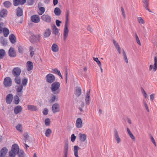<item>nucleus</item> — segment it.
<instances>
[{
  "label": "nucleus",
  "mask_w": 157,
  "mask_h": 157,
  "mask_svg": "<svg viewBox=\"0 0 157 157\" xmlns=\"http://www.w3.org/2000/svg\"><path fill=\"white\" fill-rule=\"evenodd\" d=\"M69 17H66L63 32V40L64 41H66L67 37L69 32L68 29V21Z\"/></svg>",
  "instance_id": "nucleus-1"
},
{
  "label": "nucleus",
  "mask_w": 157,
  "mask_h": 157,
  "mask_svg": "<svg viewBox=\"0 0 157 157\" xmlns=\"http://www.w3.org/2000/svg\"><path fill=\"white\" fill-rule=\"evenodd\" d=\"M60 83L58 82H55L52 84L51 89L53 94H59L60 92Z\"/></svg>",
  "instance_id": "nucleus-2"
},
{
  "label": "nucleus",
  "mask_w": 157,
  "mask_h": 157,
  "mask_svg": "<svg viewBox=\"0 0 157 157\" xmlns=\"http://www.w3.org/2000/svg\"><path fill=\"white\" fill-rule=\"evenodd\" d=\"M18 149V145L16 144L12 145L11 149L9 152L10 157H15L16 155L17 154Z\"/></svg>",
  "instance_id": "nucleus-3"
},
{
  "label": "nucleus",
  "mask_w": 157,
  "mask_h": 157,
  "mask_svg": "<svg viewBox=\"0 0 157 157\" xmlns=\"http://www.w3.org/2000/svg\"><path fill=\"white\" fill-rule=\"evenodd\" d=\"M40 36L39 34L32 35L30 37V41L33 43H36L40 41Z\"/></svg>",
  "instance_id": "nucleus-4"
},
{
  "label": "nucleus",
  "mask_w": 157,
  "mask_h": 157,
  "mask_svg": "<svg viewBox=\"0 0 157 157\" xmlns=\"http://www.w3.org/2000/svg\"><path fill=\"white\" fill-rule=\"evenodd\" d=\"M45 78L47 82L49 83H52L55 80L54 76L51 74H49L47 75L46 76Z\"/></svg>",
  "instance_id": "nucleus-5"
},
{
  "label": "nucleus",
  "mask_w": 157,
  "mask_h": 157,
  "mask_svg": "<svg viewBox=\"0 0 157 157\" xmlns=\"http://www.w3.org/2000/svg\"><path fill=\"white\" fill-rule=\"evenodd\" d=\"M4 84L5 86L6 87H9L12 84V81L11 78L9 77L6 78L4 81Z\"/></svg>",
  "instance_id": "nucleus-6"
},
{
  "label": "nucleus",
  "mask_w": 157,
  "mask_h": 157,
  "mask_svg": "<svg viewBox=\"0 0 157 157\" xmlns=\"http://www.w3.org/2000/svg\"><path fill=\"white\" fill-rule=\"evenodd\" d=\"M41 19L47 23H49L51 22V17L47 14H44L41 17Z\"/></svg>",
  "instance_id": "nucleus-7"
},
{
  "label": "nucleus",
  "mask_w": 157,
  "mask_h": 157,
  "mask_svg": "<svg viewBox=\"0 0 157 157\" xmlns=\"http://www.w3.org/2000/svg\"><path fill=\"white\" fill-rule=\"evenodd\" d=\"M59 105L58 103H55L52 105V110L54 113H56L59 111Z\"/></svg>",
  "instance_id": "nucleus-8"
},
{
  "label": "nucleus",
  "mask_w": 157,
  "mask_h": 157,
  "mask_svg": "<svg viewBox=\"0 0 157 157\" xmlns=\"http://www.w3.org/2000/svg\"><path fill=\"white\" fill-rule=\"evenodd\" d=\"M21 73V70L19 67H15L13 70V74L14 76H19Z\"/></svg>",
  "instance_id": "nucleus-9"
},
{
  "label": "nucleus",
  "mask_w": 157,
  "mask_h": 157,
  "mask_svg": "<svg viewBox=\"0 0 157 157\" xmlns=\"http://www.w3.org/2000/svg\"><path fill=\"white\" fill-rule=\"evenodd\" d=\"M114 137L116 140L117 143L119 144L121 142V140L119 137V135L117 131L116 130H115L114 131Z\"/></svg>",
  "instance_id": "nucleus-10"
},
{
  "label": "nucleus",
  "mask_w": 157,
  "mask_h": 157,
  "mask_svg": "<svg viewBox=\"0 0 157 157\" xmlns=\"http://www.w3.org/2000/svg\"><path fill=\"white\" fill-rule=\"evenodd\" d=\"M31 21L35 23H38L40 21V18L39 16L37 15H34L31 17Z\"/></svg>",
  "instance_id": "nucleus-11"
},
{
  "label": "nucleus",
  "mask_w": 157,
  "mask_h": 157,
  "mask_svg": "<svg viewBox=\"0 0 157 157\" xmlns=\"http://www.w3.org/2000/svg\"><path fill=\"white\" fill-rule=\"evenodd\" d=\"M7 151L8 149L6 147L2 148L0 151V157H5Z\"/></svg>",
  "instance_id": "nucleus-12"
},
{
  "label": "nucleus",
  "mask_w": 157,
  "mask_h": 157,
  "mask_svg": "<svg viewBox=\"0 0 157 157\" xmlns=\"http://www.w3.org/2000/svg\"><path fill=\"white\" fill-rule=\"evenodd\" d=\"M76 126L78 128H81L82 127V122L80 118H78L76 121Z\"/></svg>",
  "instance_id": "nucleus-13"
},
{
  "label": "nucleus",
  "mask_w": 157,
  "mask_h": 157,
  "mask_svg": "<svg viewBox=\"0 0 157 157\" xmlns=\"http://www.w3.org/2000/svg\"><path fill=\"white\" fill-rule=\"evenodd\" d=\"M33 62L29 61L26 63V68L28 71H30L33 69Z\"/></svg>",
  "instance_id": "nucleus-14"
},
{
  "label": "nucleus",
  "mask_w": 157,
  "mask_h": 157,
  "mask_svg": "<svg viewBox=\"0 0 157 157\" xmlns=\"http://www.w3.org/2000/svg\"><path fill=\"white\" fill-rule=\"evenodd\" d=\"M26 0H13V4L15 6H17L19 4H24L26 2Z\"/></svg>",
  "instance_id": "nucleus-15"
},
{
  "label": "nucleus",
  "mask_w": 157,
  "mask_h": 157,
  "mask_svg": "<svg viewBox=\"0 0 157 157\" xmlns=\"http://www.w3.org/2000/svg\"><path fill=\"white\" fill-rule=\"evenodd\" d=\"M23 85L22 84H21L19 86H17V95L19 96H21L22 95V90L23 89Z\"/></svg>",
  "instance_id": "nucleus-16"
},
{
  "label": "nucleus",
  "mask_w": 157,
  "mask_h": 157,
  "mask_svg": "<svg viewBox=\"0 0 157 157\" xmlns=\"http://www.w3.org/2000/svg\"><path fill=\"white\" fill-rule=\"evenodd\" d=\"M90 90L88 91L86 94V96L85 98V101L86 104L89 105L90 104Z\"/></svg>",
  "instance_id": "nucleus-17"
},
{
  "label": "nucleus",
  "mask_w": 157,
  "mask_h": 157,
  "mask_svg": "<svg viewBox=\"0 0 157 157\" xmlns=\"http://www.w3.org/2000/svg\"><path fill=\"white\" fill-rule=\"evenodd\" d=\"M9 56L11 57H14L16 56V52L13 48H10L9 50Z\"/></svg>",
  "instance_id": "nucleus-18"
},
{
  "label": "nucleus",
  "mask_w": 157,
  "mask_h": 157,
  "mask_svg": "<svg viewBox=\"0 0 157 157\" xmlns=\"http://www.w3.org/2000/svg\"><path fill=\"white\" fill-rule=\"evenodd\" d=\"M13 98V95L11 94H8L6 98V102L9 104H10Z\"/></svg>",
  "instance_id": "nucleus-19"
},
{
  "label": "nucleus",
  "mask_w": 157,
  "mask_h": 157,
  "mask_svg": "<svg viewBox=\"0 0 157 157\" xmlns=\"http://www.w3.org/2000/svg\"><path fill=\"white\" fill-rule=\"evenodd\" d=\"M22 108L21 106L18 105L15 107L14 112L15 114H17L21 112Z\"/></svg>",
  "instance_id": "nucleus-20"
},
{
  "label": "nucleus",
  "mask_w": 157,
  "mask_h": 157,
  "mask_svg": "<svg viewBox=\"0 0 157 157\" xmlns=\"http://www.w3.org/2000/svg\"><path fill=\"white\" fill-rule=\"evenodd\" d=\"M51 49L53 52H57L59 50V47L56 44H54L52 46Z\"/></svg>",
  "instance_id": "nucleus-21"
},
{
  "label": "nucleus",
  "mask_w": 157,
  "mask_h": 157,
  "mask_svg": "<svg viewBox=\"0 0 157 157\" xmlns=\"http://www.w3.org/2000/svg\"><path fill=\"white\" fill-rule=\"evenodd\" d=\"M149 0H143V2L144 3V6L149 12H151L150 10L148 8Z\"/></svg>",
  "instance_id": "nucleus-22"
},
{
  "label": "nucleus",
  "mask_w": 157,
  "mask_h": 157,
  "mask_svg": "<svg viewBox=\"0 0 157 157\" xmlns=\"http://www.w3.org/2000/svg\"><path fill=\"white\" fill-rule=\"evenodd\" d=\"M78 136L80 140L82 142H84L86 139V136L84 134L79 133Z\"/></svg>",
  "instance_id": "nucleus-23"
},
{
  "label": "nucleus",
  "mask_w": 157,
  "mask_h": 157,
  "mask_svg": "<svg viewBox=\"0 0 157 157\" xmlns=\"http://www.w3.org/2000/svg\"><path fill=\"white\" fill-rule=\"evenodd\" d=\"M28 109L33 111H36L38 110L37 107L35 105H28L27 106Z\"/></svg>",
  "instance_id": "nucleus-24"
},
{
  "label": "nucleus",
  "mask_w": 157,
  "mask_h": 157,
  "mask_svg": "<svg viewBox=\"0 0 157 157\" xmlns=\"http://www.w3.org/2000/svg\"><path fill=\"white\" fill-rule=\"evenodd\" d=\"M56 100L57 101L58 100V97L57 96L54 95V94H52L51 98L49 100V101L50 103H53Z\"/></svg>",
  "instance_id": "nucleus-25"
},
{
  "label": "nucleus",
  "mask_w": 157,
  "mask_h": 157,
  "mask_svg": "<svg viewBox=\"0 0 157 157\" xmlns=\"http://www.w3.org/2000/svg\"><path fill=\"white\" fill-rule=\"evenodd\" d=\"M51 33V30L48 29H46L44 34V37H49L50 36Z\"/></svg>",
  "instance_id": "nucleus-26"
},
{
  "label": "nucleus",
  "mask_w": 157,
  "mask_h": 157,
  "mask_svg": "<svg viewBox=\"0 0 157 157\" xmlns=\"http://www.w3.org/2000/svg\"><path fill=\"white\" fill-rule=\"evenodd\" d=\"M154 61V63L153 71H155L157 70V56H155Z\"/></svg>",
  "instance_id": "nucleus-27"
},
{
  "label": "nucleus",
  "mask_w": 157,
  "mask_h": 157,
  "mask_svg": "<svg viewBox=\"0 0 157 157\" xmlns=\"http://www.w3.org/2000/svg\"><path fill=\"white\" fill-rule=\"evenodd\" d=\"M17 154H18L19 157H25L24 151L22 150H19L18 146Z\"/></svg>",
  "instance_id": "nucleus-28"
},
{
  "label": "nucleus",
  "mask_w": 157,
  "mask_h": 157,
  "mask_svg": "<svg viewBox=\"0 0 157 157\" xmlns=\"http://www.w3.org/2000/svg\"><path fill=\"white\" fill-rule=\"evenodd\" d=\"M113 42L115 47L116 48L118 51H119L120 50H121V48L120 47L118 43L115 40H113Z\"/></svg>",
  "instance_id": "nucleus-29"
},
{
  "label": "nucleus",
  "mask_w": 157,
  "mask_h": 157,
  "mask_svg": "<svg viewBox=\"0 0 157 157\" xmlns=\"http://www.w3.org/2000/svg\"><path fill=\"white\" fill-rule=\"evenodd\" d=\"M29 50L30 51V56L31 57H32L34 54V52L36 51V49L34 48L32 46L29 47Z\"/></svg>",
  "instance_id": "nucleus-30"
},
{
  "label": "nucleus",
  "mask_w": 157,
  "mask_h": 157,
  "mask_svg": "<svg viewBox=\"0 0 157 157\" xmlns=\"http://www.w3.org/2000/svg\"><path fill=\"white\" fill-rule=\"evenodd\" d=\"M80 148L78 146H75L74 147V155L76 157H78V150Z\"/></svg>",
  "instance_id": "nucleus-31"
},
{
  "label": "nucleus",
  "mask_w": 157,
  "mask_h": 157,
  "mask_svg": "<svg viewBox=\"0 0 157 157\" xmlns=\"http://www.w3.org/2000/svg\"><path fill=\"white\" fill-rule=\"evenodd\" d=\"M7 14V10L6 9L2 10L0 13V16L2 17H4L6 16Z\"/></svg>",
  "instance_id": "nucleus-32"
},
{
  "label": "nucleus",
  "mask_w": 157,
  "mask_h": 157,
  "mask_svg": "<svg viewBox=\"0 0 157 157\" xmlns=\"http://www.w3.org/2000/svg\"><path fill=\"white\" fill-rule=\"evenodd\" d=\"M3 5L4 7L6 8H9L11 7L12 3L10 1H7L4 2Z\"/></svg>",
  "instance_id": "nucleus-33"
},
{
  "label": "nucleus",
  "mask_w": 157,
  "mask_h": 157,
  "mask_svg": "<svg viewBox=\"0 0 157 157\" xmlns=\"http://www.w3.org/2000/svg\"><path fill=\"white\" fill-rule=\"evenodd\" d=\"M54 12L55 14L57 16H59L61 13V11L58 7L55 8Z\"/></svg>",
  "instance_id": "nucleus-34"
},
{
  "label": "nucleus",
  "mask_w": 157,
  "mask_h": 157,
  "mask_svg": "<svg viewBox=\"0 0 157 157\" xmlns=\"http://www.w3.org/2000/svg\"><path fill=\"white\" fill-rule=\"evenodd\" d=\"M4 36L6 37L8 35L9 33V31L8 29L6 28H4L2 30V33Z\"/></svg>",
  "instance_id": "nucleus-35"
},
{
  "label": "nucleus",
  "mask_w": 157,
  "mask_h": 157,
  "mask_svg": "<svg viewBox=\"0 0 157 157\" xmlns=\"http://www.w3.org/2000/svg\"><path fill=\"white\" fill-rule=\"evenodd\" d=\"M52 133V130L50 128H48L45 131V135L46 137H50Z\"/></svg>",
  "instance_id": "nucleus-36"
},
{
  "label": "nucleus",
  "mask_w": 157,
  "mask_h": 157,
  "mask_svg": "<svg viewBox=\"0 0 157 157\" xmlns=\"http://www.w3.org/2000/svg\"><path fill=\"white\" fill-rule=\"evenodd\" d=\"M9 38L11 42L13 44L16 42V37L13 34H11L9 36Z\"/></svg>",
  "instance_id": "nucleus-37"
},
{
  "label": "nucleus",
  "mask_w": 157,
  "mask_h": 157,
  "mask_svg": "<svg viewBox=\"0 0 157 157\" xmlns=\"http://www.w3.org/2000/svg\"><path fill=\"white\" fill-rule=\"evenodd\" d=\"M17 15L18 16H21L22 15L23 12L22 10L19 7L17 9Z\"/></svg>",
  "instance_id": "nucleus-38"
},
{
  "label": "nucleus",
  "mask_w": 157,
  "mask_h": 157,
  "mask_svg": "<svg viewBox=\"0 0 157 157\" xmlns=\"http://www.w3.org/2000/svg\"><path fill=\"white\" fill-rule=\"evenodd\" d=\"M53 33L56 35H57L59 33L58 29L54 25L53 28Z\"/></svg>",
  "instance_id": "nucleus-39"
},
{
  "label": "nucleus",
  "mask_w": 157,
  "mask_h": 157,
  "mask_svg": "<svg viewBox=\"0 0 157 157\" xmlns=\"http://www.w3.org/2000/svg\"><path fill=\"white\" fill-rule=\"evenodd\" d=\"M41 4V3L38 4V7L39 8L40 10L41 11L40 14L41 15L45 11V9L44 7H40Z\"/></svg>",
  "instance_id": "nucleus-40"
},
{
  "label": "nucleus",
  "mask_w": 157,
  "mask_h": 157,
  "mask_svg": "<svg viewBox=\"0 0 157 157\" xmlns=\"http://www.w3.org/2000/svg\"><path fill=\"white\" fill-rule=\"evenodd\" d=\"M16 128V129L20 132H23L22 126L21 124H18L17 125Z\"/></svg>",
  "instance_id": "nucleus-41"
},
{
  "label": "nucleus",
  "mask_w": 157,
  "mask_h": 157,
  "mask_svg": "<svg viewBox=\"0 0 157 157\" xmlns=\"http://www.w3.org/2000/svg\"><path fill=\"white\" fill-rule=\"evenodd\" d=\"M81 93V90L79 88H76L75 90V94L77 96H79Z\"/></svg>",
  "instance_id": "nucleus-42"
},
{
  "label": "nucleus",
  "mask_w": 157,
  "mask_h": 157,
  "mask_svg": "<svg viewBox=\"0 0 157 157\" xmlns=\"http://www.w3.org/2000/svg\"><path fill=\"white\" fill-rule=\"evenodd\" d=\"M68 145L67 143H66L64 147V155H68Z\"/></svg>",
  "instance_id": "nucleus-43"
},
{
  "label": "nucleus",
  "mask_w": 157,
  "mask_h": 157,
  "mask_svg": "<svg viewBox=\"0 0 157 157\" xmlns=\"http://www.w3.org/2000/svg\"><path fill=\"white\" fill-rule=\"evenodd\" d=\"M15 82L17 84H20L21 83V79L19 76H15Z\"/></svg>",
  "instance_id": "nucleus-44"
},
{
  "label": "nucleus",
  "mask_w": 157,
  "mask_h": 157,
  "mask_svg": "<svg viewBox=\"0 0 157 157\" xmlns=\"http://www.w3.org/2000/svg\"><path fill=\"white\" fill-rule=\"evenodd\" d=\"M5 52L3 49L0 50V59L2 58L5 55Z\"/></svg>",
  "instance_id": "nucleus-45"
},
{
  "label": "nucleus",
  "mask_w": 157,
  "mask_h": 157,
  "mask_svg": "<svg viewBox=\"0 0 157 157\" xmlns=\"http://www.w3.org/2000/svg\"><path fill=\"white\" fill-rule=\"evenodd\" d=\"M14 103L16 104H18L19 102V98L17 95H16L14 97Z\"/></svg>",
  "instance_id": "nucleus-46"
},
{
  "label": "nucleus",
  "mask_w": 157,
  "mask_h": 157,
  "mask_svg": "<svg viewBox=\"0 0 157 157\" xmlns=\"http://www.w3.org/2000/svg\"><path fill=\"white\" fill-rule=\"evenodd\" d=\"M54 73H55L57 74L58 75L61 77L62 78V76L61 75V74L60 73V71H59L56 68H55L53 70Z\"/></svg>",
  "instance_id": "nucleus-47"
},
{
  "label": "nucleus",
  "mask_w": 157,
  "mask_h": 157,
  "mask_svg": "<svg viewBox=\"0 0 157 157\" xmlns=\"http://www.w3.org/2000/svg\"><path fill=\"white\" fill-rule=\"evenodd\" d=\"M137 20L139 23L140 24H144V20L141 17H137Z\"/></svg>",
  "instance_id": "nucleus-48"
},
{
  "label": "nucleus",
  "mask_w": 157,
  "mask_h": 157,
  "mask_svg": "<svg viewBox=\"0 0 157 157\" xmlns=\"http://www.w3.org/2000/svg\"><path fill=\"white\" fill-rule=\"evenodd\" d=\"M28 82V79L25 78H24L22 79V85L24 86H26Z\"/></svg>",
  "instance_id": "nucleus-49"
},
{
  "label": "nucleus",
  "mask_w": 157,
  "mask_h": 157,
  "mask_svg": "<svg viewBox=\"0 0 157 157\" xmlns=\"http://www.w3.org/2000/svg\"><path fill=\"white\" fill-rule=\"evenodd\" d=\"M93 59L97 63L99 66H100L101 65V63L99 61L98 58L93 57Z\"/></svg>",
  "instance_id": "nucleus-50"
},
{
  "label": "nucleus",
  "mask_w": 157,
  "mask_h": 157,
  "mask_svg": "<svg viewBox=\"0 0 157 157\" xmlns=\"http://www.w3.org/2000/svg\"><path fill=\"white\" fill-rule=\"evenodd\" d=\"M50 121L49 118H47L45 120V123L46 126H48L50 125Z\"/></svg>",
  "instance_id": "nucleus-51"
},
{
  "label": "nucleus",
  "mask_w": 157,
  "mask_h": 157,
  "mask_svg": "<svg viewBox=\"0 0 157 157\" xmlns=\"http://www.w3.org/2000/svg\"><path fill=\"white\" fill-rule=\"evenodd\" d=\"M121 11L122 14L124 17V18L125 19L126 18V15L124 9L122 7H121Z\"/></svg>",
  "instance_id": "nucleus-52"
},
{
  "label": "nucleus",
  "mask_w": 157,
  "mask_h": 157,
  "mask_svg": "<svg viewBox=\"0 0 157 157\" xmlns=\"http://www.w3.org/2000/svg\"><path fill=\"white\" fill-rule=\"evenodd\" d=\"M144 105L146 109L147 112H149V109L148 107L146 101H144Z\"/></svg>",
  "instance_id": "nucleus-53"
},
{
  "label": "nucleus",
  "mask_w": 157,
  "mask_h": 157,
  "mask_svg": "<svg viewBox=\"0 0 157 157\" xmlns=\"http://www.w3.org/2000/svg\"><path fill=\"white\" fill-rule=\"evenodd\" d=\"M135 37L137 43L139 45H141V43L140 40L138 36L136 34H135Z\"/></svg>",
  "instance_id": "nucleus-54"
},
{
  "label": "nucleus",
  "mask_w": 157,
  "mask_h": 157,
  "mask_svg": "<svg viewBox=\"0 0 157 157\" xmlns=\"http://www.w3.org/2000/svg\"><path fill=\"white\" fill-rule=\"evenodd\" d=\"M155 96V94H152L150 95V99L151 101L152 102H153L154 101Z\"/></svg>",
  "instance_id": "nucleus-55"
},
{
  "label": "nucleus",
  "mask_w": 157,
  "mask_h": 157,
  "mask_svg": "<svg viewBox=\"0 0 157 157\" xmlns=\"http://www.w3.org/2000/svg\"><path fill=\"white\" fill-rule=\"evenodd\" d=\"M76 138V136H75L74 134H72L71 136V140L72 142H74Z\"/></svg>",
  "instance_id": "nucleus-56"
},
{
  "label": "nucleus",
  "mask_w": 157,
  "mask_h": 157,
  "mask_svg": "<svg viewBox=\"0 0 157 157\" xmlns=\"http://www.w3.org/2000/svg\"><path fill=\"white\" fill-rule=\"evenodd\" d=\"M3 24L2 23H0V33H2V30L4 29L3 28Z\"/></svg>",
  "instance_id": "nucleus-57"
},
{
  "label": "nucleus",
  "mask_w": 157,
  "mask_h": 157,
  "mask_svg": "<svg viewBox=\"0 0 157 157\" xmlns=\"http://www.w3.org/2000/svg\"><path fill=\"white\" fill-rule=\"evenodd\" d=\"M35 0H28V3L29 5H33L34 3Z\"/></svg>",
  "instance_id": "nucleus-58"
},
{
  "label": "nucleus",
  "mask_w": 157,
  "mask_h": 157,
  "mask_svg": "<svg viewBox=\"0 0 157 157\" xmlns=\"http://www.w3.org/2000/svg\"><path fill=\"white\" fill-rule=\"evenodd\" d=\"M56 22L57 26L58 27H59L60 26V23H61V21L59 20H56Z\"/></svg>",
  "instance_id": "nucleus-59"
},
{
  "label": "nucleus",
  "mask_w": 157,
  "mask_h": 157,
  "mask_svg": "<svg viewBox=\"0 0 157 157\" xmlns=\"http://www.w3.org/2000/svg\"><path fill=\"white\" fill-rule=\"evenodd\" d=\"M48 109H45L43 112V114L44 115H47L48 113Z\"/></svg>",
  "instance_id": "nucleus-60"
},
{
  "label": "nucleus",
  "mask_w": 157,
  "mask_h": 157,
  "mask_svg": "<svg viewBox=\"0 0 157 157\" xmlns=\"http://www.w3.org/2000/svg\"><path fill=\"white\" fill-rule=\"evenodd\" d=\"M151 141L152 143L155 145V146H156V144L155 141L153 137L152 136H151Z\"/></svg>",
  "instance_id": "nucleus-61"
},
{
  "label": "nucleus",
  "mask_w": 157,
  "mask_h": 157,
  "mask_svg": "<svg viewBox=\"0 0 157 157\" xmlns=\"http://www.w3.org/2000/svg\"><path fill=\"white\" fill-rule=\"evenodd\" d=\"M24 137L25 138V142H26V140L29 137V135L27 133H25L24 134Z\"/></svg>",
  "instance_id": "nucleus-62"
},
{
  "label": "nucleus",
  "mask_w": 157,
  "mask_h": 157,
  "mask_svg": "<svg viewBox=\"0 0 157 157\" xmlns=\"http://www.w3.org/2000/svg\"><path fill=\"white\" fill-rule=\"evenodd\" d=\"M23 48L21 47L20 46L18 47V51L20 53H22L23 52Z\"/></svg>",
  "instance_id": "nucleus-63"
},
{
  "label": "nucleus",
  "mask_w": 157,
  "mask_h": 157,
  "mask_svg": "<svg viewBox=\"0 0 157 157\" xmlns=\"http://www.w3.org/2000/svg\"><path fill=\"white\" fill-rule=\"evenodd\" d=\"M87 30L90 31V32H91L93 31V29H92V28L89 25L88 26L87 28Z\"/></svg>",
  "instance_id": "nucleus-64"
}]
</instances>
